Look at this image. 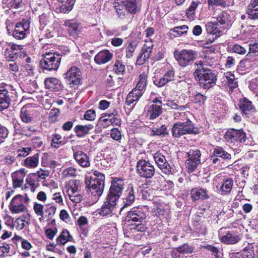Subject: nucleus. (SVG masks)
Wrapping results in <instances>:
<instances>
[{
    "label": "nucleus",
    "mask_w": 258,
    "mask_h": 258,
    "mask_svg": "<svg viewBox=\"0 0 258 258\" xmlns=\"http://www.w3.org/2000/svg\"><path fill=\"white\" fill-rule=\"evenodd\" d=\"M123 185V182L119 179H114L112 182V185L110 188V192L106 201L102 207L100 214L106 215L110 213L116 204V200L121 193V189Z\"/></svg>",
    "instance_id": "obj_1"
},
{
    "label": "nucleus",
    "mask_w": 258,
    "mask_h": 258,
    "mask_svg": "<svg viewBox=\"0 0 258 258\" xmlns=\"http://www.w3.org/2000/svg\"><path fill=\"white\" fill-rule=\"evenodd\" d=\"M203 63L200 61L202 69L198 68L194 73L195 76L199 79L200 86L205 89L210 88L215 83L216 75L211 70L206 69L202 66Z\"/></svg>",
    "instance_id": "obj_2"
},
{
    "label": "nucleus",
    "mask_w": 258,
    "mask_h": 258,
    "mask_svg": "<svg viewBox=\"0 0 258 258\" xmlns=\"http://www.w3.org/2000/svg\"><path fill=\"white\" fill-rule=\"evenodd\" d=\"M55 53L48 52L44 54V58L40 61L41 67L49 70H56L59 66L61 58L58 54L55 56Z\"/></svg>",
    "instance_id": "obj_3"
},
{
    "label": "nucleus",
    "mask_w": 258,
    "mask_h": 258,
    "mask_svg": "<svg viewBox=\"0 0 258 258\" xmlns=\"http://www.w3.org/2000/svg\"><path fill=\"white\" fill-rule=\"evenodd\" d=\"M174 55L181 66H185L196 59V54L192 50H183L180 52L175 51Z\"/></svg>",
    "instance_id": "obj_4"
},
{
    "label": "nucleus",
    "mask_w": 258,
    "mask_h": 258,
    "mask_svg": "<svg viewBox=\"0 0 258 258\" xmlns=\"http://www.w3.org/2000/svg\"><path fill=\"white\" fill-rule=\"evenodd\" d=\"M86 184L90 191L94 196H100L102 194L104 183H102V181L100 179L97 178L95 176L94 178L91 177L90 179L87 177L86 180Z\"/></svg>",
    "instance_id": "obj_5"
},
{
    "label": "nucleus",
    "mask_w": 258,
    "mask_h": 258,
    "mask_svg": "<svg viewBox=\"0 0 258 258\" xmlns=\"http://www.w3.org/2000/svg\"><path fill=\"white\" fill-rule=\"evenodd\" d=\"M81 73L77 67L71 68L65 74V79L70 85H77L81 82Z\"/></svg>",
    "instance_id": "obj_6"
},
{
    "label": "nucleus",
    "mask_w": 258,
    "mask_h": 258,
    "mask_svg": "<svg viewBox=\"0 0 258 258\" xmlns=\"http://www.w3.org/2000/svg\"><path fill=\"white\" fill-rule=\"evenodd\" d=\"M114 7L116 11H121L123 7L130 13H135L137 9L136 0H118L114 4Z\"/></svg>",
    "instance_id": "obj_7"
},
{
    "label": "nucleus",
    "mask_w": 258,
    "mask_h": 258,
    "mask_svg": "<svg viewBox=\"0 0 258 258\" xmlns=\"http://www.w3.org/2000/svg\"><path fill=\"white\" fill-rule=\"evenodd\" d=\"M137 170L142 176L151 177L154 173V168L145 161H140L137 164Z\"/></svg>",
    "instance_id": "obj_8"
},
{
    "label": "nucleus",
    "mask_w": 258,
    "mask_h": 258,
    "mask_svg": "<svg viewBox=\"0 0 258 258\" xmlns=\"http://www.w3.org/2000/svg\"><path fill=\"white\" fill-rule=\"evenodd\" d=\"M153 46V44L152 42H146L142 49L140 56L137 59L138 64L140 65L143 64L149 58L152 52Z\"/></svg>",
    "instance_id": "obj_9"
},
{
    "label": "nucleus",
    "mask_w": 258,
    "mask_h": 258,
    "mask_svg": "<svg viewBox=\"0 0 258 258\" xmlns=\"http://www.w3.org/2000/svg\"><path fill=\"white\" fill-rule=\"evenodd\" d=\"M188 159L186 161V164L188 170L189 172H192L197 167V165L200 163L199 158L201 156L200 151H196L194 152L192 155L187 153Z\"/></svg>",
    "instance_id": "obj_10"
},
{
    "label": "nucleus",
    "mask_w": 258,
    "mask_h": 258,
    "mask_svg": "<svg viewBox=\"0 0 258 258\" xmlns=\"http://www.w3.org/2000/svg\"><path fill=\"white\" fill-rule=\"evenodd\" d=\"M150 113V118L152 119L158 117L162 112L161 101L156 100L154 104L151 106L150 109L148 110Z\"/></svg>",
    "instance_id": "obj_11"
},
{
    "label": "nucleus",
    "mask_w": 258,
    "mask_h": 258,
    "mask_svg": "<svg viewBox=\"0 0 258 258\" xmlns=\"http://www.w3.org/2000/svg\"><path fill=\"white\" fill-rule=\"evenodd\" d=\"M112 57V54L107 50L99 52L95 57V61L98 64L105 63Z\"/></svg>",
    "instance_id": "obj_12"
},
{
    "label": "nucleus",
    "mask_w": 258,
    "mask_h": 258,
    "mask_svg": "<svg viewBox=\"0 0 258 258\" xmlns=\"http://www.w3.org/2000/svg\"><path fill=\"white\" fill-rule=\"evenodd\" d=\"M44 83L46 87L51 91H58L61 89L60 82L55 78H47Z\"/></svg>",
    "instance_id": "obj_13"
},
{
    "label": "nucleus",
    "mask_w": 258,
    "mask_h": 258,
    "mask_svg": "<svg viewBox=\"0 0 258 258\" xmlns=\"http://www.w3.org/2000/svg\"><path fill=\"white\" fill-rule=\"evenodd\" d=\"M22 196L21 195H17L15 196L11 202V211L15 213H18L24 211L25 206L22 204H19L18 200H21Z\"/></svg>",
    "instance_id": "obj_14"
},
{
    "label": "nucleus",
    "mask_w": 258,
    "mask_h": 258,
    "mask_svg": "<svg viewBox=\"0 0 258 258\" xmlns=\"http://www.w3.org/2000/svg\"><path fill=\"white\" fill-rule=\"evenodd\" d=\"M239 107L242 112L245 114H248L249 112L254 110L251 102L246 98L240 100Z\"/></svg>",
    "instance_id": "obj_15"
},
{
    "label": "nucleus",
    "mask_w": 258,
    "mask_h": 258,
    "mask_svg": "<svg viewBox=\"0 0 258 258\" xmlns=\"http://www.w3.org/2000/svg\"><path fill=\"white\" fill-rule=\"evenodd\" d=\"M190 195L191 198L194 201H196L199 199L204 200L209 198L205 190L203 189H192L190 191Z\"/></svg>",
    "instance_id": "obj_16"
},
{
    "label": "nucleus",
    "mask_w": 258,
    "mask_h": 258,
    "mask_svg": "<svg viewBox=\"0 0 258 258\" xmlns=\"http://www.w3.org/2000/svg\"><path fill=\"white\" fill-rule=\"evenodd\" d=\"M76 160L83 167L90 165L89 158L86 154L82 152H78L75 155Z\"/></svg>",
    "instance_id": "obj_17"
},
{
    "label": "nucleus",
    "mask_w": 258,
    "mask_h": 258,
    "mask_svg": "<svg viewBox=\"0 0 258 258\" xmlns=\"http://www.w3.org/2000/svg\"><path fill=\"white\" fill-rule=\"evenodd\" d=\"M60 3L61 5L59 7L61 12L66 13L72 10L74 4V0H56Z\"/></svg>",
    "instance_id": "obj_18"
},
{
    "label": "nucleus",
    "mask_w": 258,
    "mask_h": 258,
    "mask_svg": "<svg viewBox=\"0 0 258 258\" xmlns=\"http://www.w3.org/2000/svg\"><path fill=\"white\" fill-rule=\"evenodd\" d=\"M67 192L70 200L72 202L77 203L81 201V194L77 196H73V194H77V187L76 186V184H74V186H70L68 189Z\"/></svg>",
    "instance_id": "obj_19"
},
{
    "label": "nucleus",
    "mask_w": 258,
    "mask_h": 258,
    "mask_svg": "<svg viewBox=\"0 0 258 258\" xmlns=\"http://www.w3.org/2000/svg\"><path fill=\"white\" fill-rule=\"evenodd\" d=\"M174 77V73L172 72H167L164 77L159 80L154 81L155 84L159 87H161L166 84L167 82L173 80Z\"/></svg>",
    "instance_id": "obj_20"
},
{
    "label": "nucleus",
    "mask_w": 258,
    "mask_h": 258,
    "mask_svg": "<svg viewBox=\"0 0 258 258\" xmlns=\"http://www.w3.org/2000/svg\"><path fill=\"white\" fill-rule=\"evenodd\" d=\"M126 219L128 222L133 221L135 222L139 223L136 226V229H138L137 227L139 226L140 223L143 219V217L139 214L135 213L134 211H130L127 213Z\"/></svg>",
    "instance_id": "obj_21"
},
{
    "label": "nucleus",
    "mask_w": 258,
    "mask_h": 258,
    "mask_svg": "<svg viewBox=\"0 0 258 258\" xmlns=\"http://www.w3.org/2000/svg\"><path fill=\"white\" fill-rule=\"evenodd\" d=\"M139 91L138 90H133L128 95L126 99V103L130 105L134 101L138 100L142 94L139 93Z\"/></svg>",
    "instance_id": "obj_22"
},
{
    "label": "nucleus",
    "mask_w": 258,
    "mask_h": 258,
    "mask_svg": "<svg viewBox=\"0 0 258 258\" xmlns=\"http://www.w3.org/2000/svg\"><path fill=\"white\" fill-rule=\"evenodd\" d=\"M64 25L68 27V30L71 34H77L79 24L72 20H67L66 21Z\"/></svg>",
    "instance_id": "obj_23"
},
{
    "label": "nucleus",
    "mask_w": 258,
    "mask_h": 258,
    "mask_svg": "<svg viewBox=\"0 0 258 258\" xmlns=\"http://www.w3.org/2000/svg\"><path fill=\"white\" fill-rule=\"evenodd\" d=\"M239 240L237 236H233L228 233L221 238V242L227 244H235Z\"/></svg>",
    "instance_id": "obj_24"
},
{
    "label": "nucleus",
    "mask_w": 258,
    "mask_h": 258,
    "mask_svg": "<svg viewBox=\"0 0 258 258\" xmlns=\"http://www.w3.org/2000/svg\"><path fill=\"white\" fill-rule=\"evenodd\" d=\"M170 133L176 138L180 137L181 136L185 135L186 134H194L196 135L198 132H194L193 130H169Z\"/></svg>",
    "instance_id": "obj_25"
},
{
    "label": "nucleus",
    "mask_w": 258,
    "mask_h": 258,
    "mask_svg": "<svg viewBox=\"0 0 258 258\" xmlns=\"http://www.w3.org/2000/svg\"><path fill=\"white\" fill-rule=\"evenodd\" d=\"M225 77L230 88H234L237 86V82L235 81V77L233 74L227 72L225 74Z\"/></svg>",
    "instance_id": "obj_26"
},
{
    "label": "nucleus",
    "mask_w": 258,
    "mask_h": 258,
    "mask_svg": "<svg viewBox=\"0 0 258 258\" xmlns=\"http://www.w3.org/2000/svg\"><path fill=\"white\" fill-rule=\"evenodd\" d=\"M25 164L30 167H35L38 165L37 155H35L31 158H28L25 160Z\"/></svg>",
    "instance_id": "obj_27"
},
{
    "label": "nucleus",
    "mask_w": 258,
    "mask_h": 258,
    "mask_svg": "<svg viewBox=\"0 0 258 258\" xmlns=\"http://www.w3.org/2000/svg\"><path fill=\"white\" fill-rule=\"evenodd\" d=\"M146 76L141 75L140 76V81L137 85L136 88L134 90H138L139 91V93L142 94L141 92L146 85Z\"/></svg>",
    "instance_id": "obj_28"
},
{
    "label": "nucleus",
    "mask_w": 258,
    "mask_h": 258,
    "mask_svg": "<svg viewBox=\"0 0 258 258\" xmlns=\"http://www.w3.org/2000/svg\"><path fill=\"white\" fill-rule=\"evenodd\" d=\"M233 185V181L231 179H228L225 181L221 187L222 191L230 192Z\"/></svg>",
    "instance_id": "obj_29"
},
{
    "label": "nucleus",
    "mask_w": 258,
    "mask_h": 258,
    "mask_svg": "<svg viewBox=\"0 0 258 258\" xmlns=\"http://www.w3.org/2000/svg\"><path fill=\"white\" fill-rule=\"evenodd\" d=\"M69 237H71L69 232L67 231H63L59 237H58L57 240L58 242L64 244L69 240L68 238Z\"/></svg>",
    "instance_id": "obj_30"
},
{
    "label": "nucleus",
    "mask_w": 258,
    "mask_h": 258,
    "mask_svg": "<svg viewBox=\"0 0 258 258\" xmlns=\"http://www.w3.org/2000/svg\"><path fill=\"white\" fill-rule=\"evenodd\" d=\"M21 117L24 122H28L31 120L30 114L25 107H23L21 109Z\"/></svg>",
    "instance_id": "obj_31"
},
{
    "label": "nucleus",
    "mask_w": 258,
    "mask_h": 258,
    "mask_svg": "<svg viewBox=\"0 0 258 258\" xmlns=\"http://www.w3.org/2000/svg\"><path fill=\"white\" fill-rule=\"evenodd\" d=\"M217 21L221 24H226L229 21L228 15L225 13L223 12L217 18Z\"/></svg>",
    "instance_id": "obj_32"
},
{
    "label": "nucleus",
    "mask_w": 258,
    "mask_h": 258,
    "mask_svg": "<svg viewBox=\"0 0 258 258\" xmlns=\"http://www.w3.org/2000/svg\"><path fill=\"white\" fill-rule=\"evenodd\" d=\"M114 70L116 73H123L125 70V66L122 62L116 61L114 66Z\"/></svg>",
    "instance_id": "obj_33"
},
{
    "label": "nucleus",
    "mask_w": 258,
    "mask_h": 258,
    "mask_svg": "<svg viewBox=\"0 0 258 258\" xmlns=\"http://www.w3.org/2000/svg\"><path fill=\"white\" fill-rule=\"evenodd\" d=\"M178 251L181 253H191L193 251V248L187 244H184L178 248Z\"/></svg>",
    "instance_id": "obj_34"
},
{
    "label": "nucleus",
    "mask_w": 258,
    "mask_h": 258,
    "mask_svg": "<svg viewBox=\"0 0 258 258\" xmlns=\"http://www.w3.org/2000/svg\"><path fill=\"white\" fill-rule=\"evenodd\" d=\"M96 116V113L94 110L90 109L87 110L85 114L84 118L86 120H93L95 119Z\"/></svg>",
    "instance_id": "obj_35"
},
{
    "label": "nucleus",
    "mask_w": 258,
    "mask_h": 258,
    "mask_svg": "<svg viewBox=\"0 0 258 258\" xmlns=\"http://www.w3.org/2000/svg\"><path fill=\"white\" fill-rule=\"evenodd\" d=\"M187 26L183 25L181 26L176 27L171 31H173V32L176 33L177 35H180L182 34L186 33L187 32Z\"/></svg>",
    "instance_id": "obj_36"
},
{
    "label": "nucleus",
    "mask_w": 258,
    "mask_h": 258,
    "mask_svg": "<svg viewBox=\"0 0 258 258\" xmlns=\"http://www.w3.org/2000/svg\"><path fill=\"white\" fill-rule=\"evenodd\" d=\"M156 162L160 167L162 166V164H164L166 162V159L163 155H160L159 154H156L154 156Z\"/></svg>",
    "instance_id": "obj_37"
},
{
    "label": "nucleus",
    "mask_w": 258,
    "mask_h": 258,
    "mask_svg": "<svg viewBox=\"0 0 258 258\" xmlns=\"http://www.w3.org/2000/svg\"><path fill=\"white\" fill-rule=\"evenodd\" d=\"M59 111L57 108L52 109L49 113V119L51 121H54L56 120V117L57 116Z\"/></svg>",
    "instance_id": "obj_38"
},
{
    "label": "nucleus",
    "mask_w": 258,
    "mask_h": 258,
    "mask_svg": "<svg viewBox=\"0 0 258 258\" xmlns=\"http://www.w3.org/2000/svg\"><path fill=\"white\" fill-rule=\"evenodd\" d=\"M190 122H191L189 120H188L186 122H177V123L174 124V127L176 129H177V128L182 129L184 127H187L189 126L188 129H190L189 124H190Z\"/></svg>",
    "instance_id": "obj_39"
},
{
    "label": "nucleus",
    "mask_w": 258,
    "mask_h": 258,
    "mask_svg": "<svg viewBox=\"0 0 258 258\" xmlns=\"http://www.w3.org/2000/svg\"><path fill=\"white\" fill-rule=\"evenodd\" d=\"M247 14L251 19L258 18V7L257 9H248Z\"/></svg>",
    "instance_id": "obj_40"
},
{
    "label": "nucleus",
    "mask_w": 258,
    "mask_h": 258,
    "mask_svg": "<svg viewBox=\"0 0 258 258\" xmlns=\"http://www.w3.org/2000/svg\"><path fill=\"white\" fill-rule=\"evenodd\" d=\"M233 50L235 52L241 54H245L246 52L245 48L238 44L235 45L233 46Z\"/></svg>",
    "instance_id": "obj_41"
},
{
    "label": "nucleus",
    "mask_w": 258,
    "mask_h": 258,
    "mask_svg": "<svg viewBox=\"0 0 258 258\" xmlns=\"http://www.w3.org/2000/svg\"><path fill=\"white\" fill-rule=\"evenodd\" d=\"M111 136L115 140H119L121 139V134L119 130H111Z\"/></svg>",
    "instance_id": "obj_42"
},
{
    "label": "nucleus",
    "mask_w": 258,
    "mask_h": 258,
    "mask_svg": "<svg viewBox=\"0 0 258 258\" xmlns=\"http://www.w3.org/2000/svg\"><path fill=\"white\" fill-rule=\"evenodd\" d=\"M43 207L42 205L36 203L34 206V209L35 213L40 216H42L43 215Z\"/></svg>",
    "instance_id": "obj_43"
},
{
    "label": "nucleus",
    "mask_w": 258,
    "mask_h": 258,
    "mask_svg": "<svg viewBox=\"0 0 258 258\" xmlns=\"http://www.w3.org/2000/svg\"><path fill=\"white\" fill-rule=\"evenodd\" d=\"M10 99L4 98L0 99V108L2 109L7 108L9 106Z\"/></svg>",
    "instance_id": "obj_44"
},
{
    "label": "nucleus",
    "mask_w": 258,
    "mask_h": 258,
    "mask_svg": "<svg viewBox=\"0 0 258 258\" xmlns=\"http://www.w3.org/2000/svg\"><path fill=\"white\" fill-rule=\"evenodd\" d=\"M258 52V43H253L249 44V53Z\"/></svg>",
    "instance_id": "obj_45"
},
{
    "label": "nucleus",
    "mask_w": 258,
    "mask_h": 258,
    "mask_svg": "<svg viewBox=\"0 0 258 258\" xmlns=\"http://www.w3.org/2000/svg\"><path fill=\"white\" fill-rule=\"evenodd\" d=\"M13 36L18 39L24 38L25 36V31H17L15 30L13 32Z\"/></svg>",
    "instance_id": "obj_46"
},
{
    "label": "nucleus",
    "mask_w": 258,
    "mask_h": 258,
    "mask_svg": "<svg viewBox=\"0 0 258 258\" xmlns=\"http://www.w3.org/2000/svg\"><path fill=\"white\" fill-rule=\"evenodd\" d=\"M123 39L120 38H114L111 40V44L114 46H119L122 44Z\"/></svg>",
    "instance_id": "obj_47"
},
{
    "label": "nucleus",
    "mask_w": 258,
    "mask_h": 258,
    "mask_svg": "<svg viewBox=\"0 0 258 258\" xmlns=\"http://www.w3.org/2000/svg\"><path fill=\"white\" fill-rule=\"evenodd\" d=\"M28 28V26L26 24L19 23L17 24L15 29L18 31H26Z\"/></svg>",
    "instance_id": "obj_48"
},
{
    "label": "nucleus",
    "mask_w": 258,
    "mask_h": 258,
    "mask_svg": "<svg viewBox=\"0 0 258 258\" xmlns=\"http://www.w3.org/2000/svg\"><path fill=\"white\" fill-rule=\"evenodd\" d=\"M208 1L209 5L214 4L223 7L225 6V3L224 2L223 0H208Z\"/></svg>",
    "instance_id": "obj_49"
},
{
    "label": "nucleus",
    "mask_w": 258,
    "mask_h": 258,
    "mask_svg": "<svg viewBox=\"0 0 258 258\" xmlns=\"http://www.w3.org/2000/svg\"><path fill=\"white\" fill-rule=\"evenodd\" d=\"M198 4L195 3H192L191 5L189 7L188 10L187 11L186 14L188 16L191 15L197 8Z\"/></svg>",
    "instance_id": "obj_50"
},
{
    "label": "nucleus",
    "mask_w": 258,
    "mask_h": 258,
    "mask_svg": "<svg viewBox=\"0 0 258 258\" xmlns=\"http://www.w3.org/2000/svg\"><path fill=\"white\" fill-rule=\"evenodd\" d=\"M160 168L163 170L165 173H167L170 171V166L168 163L165 162L164 164H162V166L160 167Z\"/></svg>",
    "instance_id": "obj_51"
},
{
    "label": "nucleus",
    "mask_w": 258,
    "mask_h": 258,
    "mask_svg": "<svg viewBox=\"0 0 258 258\" xmlns=\"http://www.w3.org/2000/svg\"><path fill=\"white\" fill-rule=\"evenodd\" d=\"M152 132L153 133V135L158 136H165L169 134V133L165 132L164 130H152Z\"/></svg>",
    "instance_id": "obj_52"
},
{
    "label": "nucleus",
    "mask_w": 258,
    "mask_h": 258,
    "mask_svg": "<svg viewBox=\"0 0 258 258\" xmlns=\"http://www.w3.org/2000/svg\"><path fill=\"white\" fill-rule=\"evenodd\" d=\"M128 51L126 52V57L131 58L133 56V52L134 51V48L131 45L128 46Z\"/></svg>",
    "instance_id": "obj_53"
},
{
    "label": "nucleus",
    "mask_w": 258,
    "mask_h": 258,
    "mask_svg": "<svg viewBox=\"0 0 258 258\" xmlns=\"http://www.w3.org/2000/svg\"><path fill=\"white\" fill-rule=\"evenodd\" d=\"M27 149L25 148H23L21 149H19L18 152L19 153L18 154L19 157H26L28 155V153L26 151Z\"/></svg>",
    "instance_id": "obj_54"
},
{
    "label": "nucleus",
    "mask_w": 258,
    "mask_h": 258,
    "mask_svg": "<svg viewBox=\"0 0 258 258\" xmlns=\"http://www.w3.org/2000/svg\"><path fill=\"white\" fill-rule=\"evenodd\" d=\"M109 103L105 101H101L99 103V108L101 109H105L108 107Z\"/></svg>",
    "instance_id": "obj_55"
},
{
    "label": "nucleus",
    "mask_w": 258,
    "mask_h": 258,
    "mask_svg": "<svg viewBox=\"0 0 258 258\" xmlns=\"http://www.w3.org/2000/svg\"><path fill=\"white\" fill-rule=\"evenodd\" d=\"M258 7V0H251L248 9H257Z\"/></svg>",
    "instance_id": "obj_56"
},
{
    "label": "nucleus",
    "mask_w": 258,
    "mask_h": 258,
    "mask_svg": "<svg viewBox=\"0 0 258 258\" xmlns=\"http://www.w3.org/2000/svg\"><path fill=\"white\" fill-rule=\"evenodd\" d=\"M8 91L4 89H0V99L9 98L7 96Z\"/></svg>",
    "instance_id": "obj_57"
},
{
    "label": "nucleus",
    "mask_w": 258,
    "mask_h": 258,
    "mask_svg": "<svg viewBox=\"0 0 258 258\" xmlns=\"http://www.w3.org/2000/svg\"><path fill=\"white\" fill-rule=\"evenodd\" d=\"M87 219L85 217H81L78 220V224L80 225H85L87 223Z\"/></svg>",
    "instance_id": "obj_58"
},
{
    "label": "nucleus",
    "mask_w": 258,
    "mask_h": 258,
    "mask_svg": "<svg viewBox=\"0 0 258 258\" xmlns=\"http://www.w3.org/2000/svg\"><path fill=\"white\" fill-rule=\"evenodd\" d=\"M202 28L200 26H196L193 30V33L196 35H198L201 33Z\"/></svg>",
    "instance_id": "obj_59"
},
{
    "label": "nucleus",
    "mask_w": 258,
    "mask_h": 258,
    "mask_svg": "<svg viewBox=\"0 0 258 258\" xmlns=\"http://www.w3.org/2000/svg\"><path fill=\"white\" fill-rule=\"evenodd\" d=\"M243 210L246 212H249L252 209V206L249 204H244L243 206Z\"/></svg>",
    "instance_id": "obj_60"
},
{
    "label": "nucleus",
    "mask_w": 258,
    "mask_h": 258,
    "mask_svg": "<svg viewBox=\"0 0 258 258\" xmlns=\"http://www.w3.org/2000/svg\"><path fill=\"white\" fill-rule=\"evenodd\" d=\"M37 198L41 201H45L46 199V195L44 192L41 191L39 192Z\"/></svg>",
    "instance_id": "obj_61"
},
{
    "label": "nucleus",
    "mask_w": 258,
    "mask_h": 258,
    "mask_svg": "<svg viewBox=\"0 0 258 258\" xmlns=\"http://www.w3.org/2000/svg\"><path fill=\"white\" fill-rule=\"evenodd\" d=\"M23 180L15 179L13 182V185L15 187H19L23 183Z\"/></svg>",
    "instance_id": "obj_62"
},
{
    "label": "nucleus",
    "mask_w": 258,
    "mask_h": 258,
    "mask_svg": "<svg viewBox=\"0 0 258 258\" xmlns=\"http://www.w3.org/2000/svg\"><path fill=\"white\" fill-rule=\"evenodd\" d=\"M73 126V122L72 121H68L63 125V129H70Z\"/></svg>",
    "instance_id": "obj_63"
},
{
    "label": "nucleus",
    "mask_w": 258,
    "mask_h": 258,
    "mask_svg": "<svg viewBox=\"0 0 258 258\" xmlns=\"http://www.w3.org/2000/svg\"><path fill=\"white\" fill-rule=\"evenodd\" d=\"M59 216L62 220H64L68 218V215L66 211L62 210L60 212Z\"/></svg>",
    "instance_id": "obj_64"
}]
</instances>
